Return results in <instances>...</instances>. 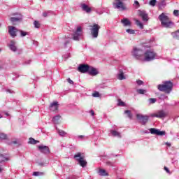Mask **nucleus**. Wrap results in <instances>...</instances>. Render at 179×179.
I'll use <instances>...</instances> for the list:
<instances>
[{"mask_svg": "<svg viewBox=\"0 0 179 179\" xmlns=\"http://www.w3.org/2000/svg\"><path fill=\"white\" fill-rule=\"evenodd\" d=\"M137 93H138V94H145V93H146V90L139 89V90H137Z\"/></svg>", "mask_w": 179, "mask_h": 179, "instance_id": "nucleus-39", "label": "nucleus"}, {"mask_svg": "<svg viewBox=\"0 0 179 179\" xmlns=\"http://www.w3.org/2000/svg\"><path fill=\"white\" fill-rule=\"evenodd\" d=\"M159 8H164L166 6V1L164 0H160L159 3Z\"/></svg>", "mask_w": 179, "mask_h": 179, "instance_id": "nucleus-32", "label": "nucleus"}, {"mask_svg": "<svg viewBox=\"0 0 179 179\" xmlns=\"http://www.w3.org/2000/svg\"><path fill=\"white\" fill-rule=\"evenodd\" d=\"M117 105L120 106L121 107H124L125 106V102L122 101L121 99H119Z\"/></svg>", "mask_w": 179, "mask_h": 179, "instance_id": "nucleus-40", "label": "nucleus"}, {"mask_svg": "<svg viewBox=\"0 0 179 179\" xmlns=\"http://www.w3.org/2000/svg\"><path fill=\"white\" fill-rule=\"evenodd\" d=\"M121 23L123 24V26L124 27H127V26H131V23L128 18H124L123 20H121Z\"/></svg>", "mask_w": 179, "mask_h": 179, "instance_id": "nucleus-22", "label": "nucleus"}, {"mask_svg": "<svg viewBox=\"0 0 179 179\" xmlns=\"http://www.w3.org/2000/svg\"><path fill=\"white\" fill-rule=\"evenodd\" d=\"M58 134L60 136H65L66 135V132L64 131V130H59Z\"/></svg>", "mask_w": 179, "mask_h": 179, "instance_id": "nucleus-41", "label": "nucleus"}, {"mask_svg": "<svg viewBox=\"0 0 179 179\" xmlns=\"http://www.w3.org/2000/svg\"><path fill=\"white\" fill-rule=\"evenodd\" d=\"M93 97H100V93L96 92L94 94H92Z\"/></svg>", "mask_w": 179, "mask_h": 179, "instance_id": "nucleus-43", "label": "nucleus"}, {"mask_svg": "<svg viewBox=\"0 0 179 179\" xmlns=\"http://www.w3.org/2000/svg\"><path fill=\"white\" fill-rule=\"evenodd\" d=\"M0 173H2V168L0 167Z\"/></svg>", "mask_w": 179, "mask_h": 179, "instance_id": "nucleus-60", "label": "nucleus"}, {"mask_svg": "<svg viewBox=\"0 0 179 179\" xmlns=\"http://www.w3.org/2000/svg\"><path fill=\"white\" fill-rule=\"evenodd\" d=\"M88 73L92 76H96V75H99V71H97V69H96V68L90 66Z\"/></svg>", "mask_w": 179, "mask_h": 179, "instance_id": "nucleus-19", "label": "nucleus"}, {"mask_svg": "<svg viewBox=\"0 0 179 179\" xmlns=\"http://www.w3.org/2000/svg\"><path fill=\"white\" fill-rule=\"evenodd\" d=\"M8 47L13 52H16L17 51V46H16V41H10Z\"/></svg>", "mask_w": 179, "mask_h": 179, "instance_id": "nucleus-18", "label": "nucleus"}, {"mask_svg": "<svg viewBox=\"0 0 179 179\" xmlns=\"http://www.w3.org/2000/svg\"><path fill=\"white\" fill-rule=\"evenodd\" d=\"M145 57L143 59L146 62H149L150 61H153L155 58H156V53L152 50H148L144 52Z\"/></svg>", "mask_w": 179, "mask_h": 179, "instance_id": "nucleus-5", "label": "nucleus"}, {"mask_svg": "<svg viewBox=\"0 0 179 179\" xmlns=\"http://www.w3.org/2000/svg\"><path fill=\"white\" fill-rule=\"evenodd\" d=\"M117 79H119V80H124L127 79V78L124 75V70L122 69H119L117 73Z\"/></svg>", "mask_w": 179, "mask_h": 179, "instance_id": "nucleus-20", "label": "nucleus"}, {"mask_svg": "<svg viewBox=\"0 0 179 179\" xmlns=\"http://www.w3.org/2000/svg\"><path fill=\"white\" fill-rule=\"evenodd\" d=\"M90 27L91 36L93 37V38H97V37H99V31L101 29L100 25L93 24V25H91Z\"/></svg>", "mask_w": 179, "mask_h": 179, "instance_id": "nucleus-6", "label": "nucleus"}, {"mask_svg": "<svg viewBox=\"0 0 179 179\" xmlns=\"http://www.w3.org/2000/svg\"><path fill=\"white\" fill-rule=\"evenodd\" d=\"M18 31H20L21 37H26V36H27V34H29V33H27L23 30H18Z\"/></svg>", "mask_w": 179, "mask_h": 179, "instance_id": "nucleus-34", "label": "nucleus"}, {"mask_svg": "<svg viewBox=\"0 0 179 179\" xmlns=\"http://www.w3.org/2000/svg\"><path fill=\"white\" fill-rule=\"evenodd\" d=\"M43 163H39V166H43Z\"/></svg>", "mask_w": 179, "mask_h": 179, "instance_id": "nucleus-61", "label": "nucleus"}, {"mask_svg": "<svg viewBox=\"0 0 179 179\" xmlns=\"http://www.w3.org/2000/svg\"><path fill=\"white\" fill-rule=\"evenodd\" d=\"M149 104H155L156 101H157V99L156 98H150L148 99Z\"/></svg>", "mask_w": 179, "mask_h": 179, "instance_id": "nucleus-35", "label": "nucleus"}, {"mask_svg": "<svg viewBox=\"0 0 179 179\" xmlns=\"http://www.w3.org/2000/svg\"><path fill=\"white\" fill-rule=\"evenodd\" d=\"M151 117H156L157 118H166V117H167V112L163 110H158L157 113L152 114Z\"/></svg>", "mask_w": 179, "mask_h": 179, "instance_id": "nucleus-11", "label": "nucleus"}, {"mask_svg": "<svg viewBox=\"0 0 179 179\" xmlns=\"http://www.w3.org/2000/svg\"><path fill=\"white\" fill-rule=\"evenodd\" d=\"M138 15L142 17L143 22H148L149 20V17L145 10H138Z\"/></svg>", "mask_w": 179, "mask_h": 179, "instance_id": "nucleus-15", "label": "nucleus"}, {"mask_svg": "<svg viewBox=\"0 0 179 179\" xmlns=\"http://www.w3.org/2000/svg\"><path fill=\"white\" fill-rule=\"evenodd\" d=\"M131 55L135 59L141 60L143 59V55H145V51L141 48L134 47L131 50Z\"/></svg>", "mask_w": 179, "mask_h": 179, "instance_id": "nucleus-3", "label": "nucleus"}, {"mask_svg": "<svg viewBox=\"0 0 179 179\" xmlns=\"http://www.w3.org/2000/svg\"><path fill=\"white\" fill-rule=\"evenodd\" d=\"M136 118L140 121L141 124L142 125H145V124H148V121H149V116L148 115H143L141 114L136 115Z\"/></svg>", "mask_w": 179, "mask_h": 179, "instance_id": "nucleus-9", "label": "nucleus"}, {"mask_svg": "<svg viewBox=\"0 0 179 179\" xmlns=\"http://www.w3.org/2000/svg\"><path fill=\"white\" fill-rule=\"evenodd\" d=\"M38 149L41 153H43V155H50L51 153V151L50 150V148L46 145H38Z\"/></svg>", "mask_w": 179, "mask_h": 179, "instance_id": "nucleus-12", "label": "nucleus"}, {"mask_svg": "<svg viewBox=\"0 0 179 179\" xmlns=\"http://www.w3.org/2000/svg\"><path fill=\"white\" fill-rule=\"evenodd\" d=\"M10 145H16V144H17V141H12L10 143Z\"/></svg>", "mask_w": 179, "mask_h": 179, "instance_id": "nucleus-54", "label": "nucleus"}, {"mask_svg": "<svg viewBox=\"0 0 179 179\" xmlns=\"http://www.w3.org/2000/svg\"><path fill=\"white\" fill-rule=\"evenodd\" d=\"M160 97L161 99H167V96H166L165 94H161Z\"/></svg>", "mask_w": 179, "mask_h": 179, "instance_id": "nucleus-51", "label": "nucleus"}, {"mask_svg": "<svg viewBox=\"0 0 179 179\" xmlns=\"http://www.w3.org/2000/svg\"><path fill=\"white\" fill-rule=\"evenodd\" d=\"M113 5L115 9H119L120 10H127V7L124 5L122 0H114Z\"/></svg>", "mask_w": 179, "mask_h": 179, "instance_id": "nucleus-8", "label": "nucleus"}, {"mask_svg": "<svg viewBox=\"0 0 179 179\" xmlns=\"http://www.w3.org/2000/svg\"><path fill=\"white\" fill-rule=\"evenodd\" d=\"M127 33H128L129 34H135V30L132 29H127L126 30Z\"/></svg>", "mask_w": 179, "mask_h": 179, "instance_id": "nucleus-38", "label": "nucleus"}, {"mask_svg": "<svg viewBox=\"0 0 179 179\" xmlns=\"http://www.w3.org/2000/svg\"><path fill=\"white\" fill-rule=\"evenodd\" d=\"M19 31V29L17 28L13 27V26H9L8 27V34L13 38H15L17 36L16 33Z\"/></svg>", "mask_w": 179, "mask_h": 179, "instance_id": "nucleus-14", "label": "nucleus"}, {"mask_svg": "<svg viewBox=\"0 0 179 179\" xmlns=\"http://www.w3.org/2000/svg\"><path fill=\"white\" fill-rule=\"evenodd\" d=\"M0 69H2V66L0 65Z\"/></svg>", "mask_w": 179, "mask_h": 179, "instance_id": "nucleus-62", "label": "nucleus"}, {"mask_svg": "<svg viewBox=\"0 0 179 179\" xmlns=\"http://www.w3.org/2000/svg\"><path fill=\"white\" fill-rule=\"evenodd\" d=\"M124 114H126L128 117V118H130V120L132 119V113H131V110H125Z\"/></svg>", "mask_w": 179, "mask_h": 179, "instance_id": "nucleus-33", "label": "nucleus"}, {"mask_svg": "<svg viewBox=\"0 0 179 179\" xmlns=\"http://www.w3.org/2000/svg\"><path fill=\"white\" fill-rule=\"evenodd\" d=\"M6 92H8V93H12V92L10 91V90H7Z\"/></svg>", "mask_w": 179, "mask_h": 179, "instance_id": "nucleus-58", "label": "nucleus"}, {"mask_svg": "<svg viewBox=\"0 0 179 179\" xmlns=\"http://www.w3.org/2000/svg\"><path fill=\"white\" fill-rule=\"evenodd\" d=\"M98 173H99V176H108V173H107V171L105 169H99Z\"/></svg>", "mask_w": 179, "mask_h": 179, "instance_id": "nucleus-25", "label": "nucleus"}, {"mask_svg": "<svg viewBox=\"0 0 179 179\" xmlns=\"http://www.w3.org/2000/svg\"><path fill=\"white\" fill-rule=\"evenodd\" d=\"M44 174V173L43 172H34L33 173V176H34L35 177H38L40 176H43Z\"/></svg>", "mask_w": 179, "mask_h": 179, "instance_id": "nucleus-37", "label": "nucleus"}, {"mask_svg": "<svg viewBox=\"0 0 179 179\" xmlns=\"http://www.w3.org/2000/svg\"><path fill=\"white\" fill-rule=\"evenodd\" d=\"M38 141L37 140H35L34 138H29V143H31V145H36V143H38Z\"/></svg>", "mask_w": 179, "mask_h": 179, "instance_id": "nucleus-29", "label": "nucleus"}, {"mask_svg": "<svg viewBox=\"0 0 179 179\" xmlns=\"http://www.w3.org/2000/svg\"><path fill=\"white\" fill-rule=\"evenodd\" d=\"M106 164H107L108 166H113V162H106Z\"/></svg>", "mask_w": 179, "mask_h": 179, "instance_id": "nucleus-53", "label": "nucleus"}, {"mask_svg": "<svg viewBox=\"0 0 179 179\" xmlns=\"http://www.w3.org/2000/svg\"><path fill=\"white\" fill-rule=\"evenodd\" d=\"M78 139H83L85 138V136L80 135V136H78Z\"/></svg>", "mask_w": 179, "mask_h": 179, "instance_id": "nucleus-52", "label": "nucleus"}, {"mask_svg": "<svg viewBox=\"0 0 179 179\" xmlns=\"http://www.w3.org/2000/svg\"><path fill=\"white\" fill-rule=\"evenodd\" d=\"M144 134H149L148 131H144Z\"/></svg>", "mask_w": 179, "mask_h": 179, "instance_id": "nucleus-59", "label": "nucleus"}, {"mask_svg": "<svg viewBox=\"0 0 179 179\" xmlns=\"http://www.w3.org/2000/svg\"><path fill=\"white\" fill-rule=\"evenodd\" d=\"M90 114H91V115L93 117V115H94V111L93 110H91L90 111Z\"/></svg>", "mask_w": 179, "mask_h": 179, "instance_id": "nucleus-55", "label": "nucleus"}, {"mask_svg": "<svg viewBox=\"0 0 179 179\" xmlns=\"http://www.w3.org/2000/svg\"><path fill=\"white\" fill-rule=\"evenodd\" d=\"M159 19L161 22L162 27H165L166 29H171V27L174 26V22H173V21L170 20V17L164 14V13L159 15Z\"/></svg>", "mask_w": 179, "mask_h": 179, "instance_id": "nucleus-1", "label": "nucleus"}, {"mask_svg": "<svg viewBox=\"0 0 179 179\" xmlns=\"http://www.w3.org/2000/svg\"><path fill=\"white\" fill-rule=\"evenodd\" d=\"M80 8H81L83 12H86V13H90L92 12V8L85 3H82L80 5Z\"/></svg>", "mask_w": 179, "mask_h": 179, "instance_id": "nucleus-16", "label": "nucleus"}, {"mask_svg": "<svg viewBox=\"0 0 179 179\" xmlns=\"http://www.w3.org/2000/svg\"><path fill=\"white\" fill-rule=\"evenodd\" d=\"M60 119H61V115H57L52 119V122H54V124H58Z\"/></svg>", "mask_w": 179, "mask_h": 179, "instance_id": "nucleus-23", "label": "nucleus"}, {"mask_svg": "<svg viewBox=\"0 0 179 179\" xmlns=\"http://www.w3.org/2000/svg\"><path fill=\"white\" fill-rule=\"evenodd\" d=\"M134 5H136L137 8H139V2L138 1H134Z\"/></svg>", "mask_w": 179, "mask_h": 179, "instance_id": "nucleus-50", "label": "nucleus"}, {"mask_svg": "<svg viewBox=\"0 0 179 179\" xmlns=\"http://www.w3.org/2000/svg\"><path fill=\"white\" fill-rule=\"evenodd\" d=\"M10 20L13 24H16V23L22 22V15L19 14L16 17H12Z\"/></svg>", "mask_w": 179, "mask_h": 179, "instance_id": "nucleus-17", "label": "nucleus"}, {"mask_svg": "<svg viewBox=\"0 0 179 179\" xmlns=\"http://www.w3.org/2000/svg\"><path fill=\"white\" fill-rule=\"evenodd\" d=\"M34 26L35 27V29H40L41 24H40V22L37 20H35L34 22Z\"/></svg>", "mask_w": 179, "mask_h": 179, "instance_id": "nucleus-30", "label": "nucleus"}, {"mask_svg": "<svg viewBox=\"0 0 179 179\" xmlns=\"http://www.w3.org/2000/svg\"><path fill=\"white\" fill-rule=\"evenodd\" d=\"M136 83L138 86H142V85H143V81L141 80H138L136 81Z\"/></svg>", "mask_w": 179, "mask_h": 179, "instance_id": "nucleus-44", "label": "nucleus"}, {"mask_svg": "<svg viewBox=\"0 0 179 179\" xmlns=\"http://www.w3.org/2000/svg\"><path fill=\"white\" fill-rule=\"evenodd\" d=\"M69 43H71V41L69 40L66 41V42L64 44L65 48H66V45H68V44H69Z\"/></svg>", "mask_w": 179, "mask_h": 179, "instance_id": "nucleus-48", "label": "nucleus"}, {"mask_svg": "<svg viewBox=\"0 0 179 179\" xmlns=\"http://www.w3.org/2000/svg\"><path fill=\"white\" fill-rule=\"evenodd\" d=\"M166 145H167V146H171V143H166Z\"/></svg>", "mask_w": 179, "mask_h": 179, "instance_id": "nucleus-56", "label": "nucleus"}, {"mask_svg": "<svg viewBox=\"0 0 179 179\" xmlns=\"http://www.w3.org/2000/svg\"><path fill=\"white\" fill-rule=\"evenodd\" d=\"M31 64V60H27L24 63V65H30Z\"/></svg>", "mask_w": 179, "mask_h": 179, "instance_id": "nucleus-47", "label": "nucleus"}, {"mask_svg": "<svg viewBox=\"0 0 179 179\" xmlns=\"http://www.w3.org/2000/svg\"><path fill=\"white\" fill-rule=\"evenodd\" d=\"M164 170L168 174H171V172L170 171V169L167 168V166H164Z\"/></svg>", "mask_w": 179, "mask_h": 179, "instance_id": "nucleus-46", "label": "nucleus"}, {"mask_svg": "<svg viewBox=\"0 0 179 179\" xmlns=\"http://www.w3.org/2000/svg\"><path fill=\"white\" fill-rule=\"evenodd\" d=\"M149 131L152 135H157V136H163L166 135V131H160L156 128H151L149 129Z\"/></svg>", "mask_w": 179, "mask_h": 179, "instance_id": "nucleus-10", "label": "nucleus"}, {"mask_svg": "<svg viewBox=\"0 0 179 179\" xmlns=\"http://www.w3.org/2000/svg\"><path fill=\"white\" fill-rule=\"evenodd\" d=\"M63 58H64V59H65V61H66V58H68V57H66V55H64V56H63Z\"/></svg>", "mask_w": 179, "mask_h": 179, "instance_id": "nucleus-57", "label": "nucleus"}, {"mask_svg": "<svg viewBox=\"0 0 179 179\" xmlns=\"http://www.w3.org/2000/svg\"><path fill=\"white\" fill-rule=\"evenodd\" d=\"M136 26H138L140 29H143V24L139 21V20H136Z\"/></svg>", "mask_w": 179, "mask_h": 179, "instance_id": "nucleus-31", "label": "nucleus"}, {"mask_svg": "<svg viewBox=\"0 0 179 179\" xmlns=\"http://www.w3.org/2000/svg\"><path fill=\"white\" fill-rule=\"evenodd\" d=\"M173 15H174V16H178L179 15V10H173Z\"/></svg>", "mask_w": 179, "mask_h": 179, "instance_id": "nucleus-45", "label": "nucleus"}, {"mask_svg": "<svg viewBox=\"0 0 179 179\" xmlns=\"http://www.w3.org/2000/svg\"><path fill=\"white\" fill-rule=\"evenodd\" d=\"M1 51H2V49L0 48V52H1Z\"/></svg>", "mask_w": 179, "mask_h": 179, "instance_id": "nucleus-63", "label": "nucleus"}, {"mask_svg": "<svg viewBox=\"0 0 179 179\" xmlns=\"http://www.w3.org/2000/svg\"><path fill=\"white\" fill-rule=\"evenodd\" d=\"M120 179H122V178H120Z\"/></svg>", "mask_w": 179, "mask_h": 179, "instance_id": "nucleus-64", "label": "nucleus"}, {"mask_svg": "<svg viewBox=\"0 0 179 179\" xmlns=\"http://www.w3.org/2000/svg\"><path fill=\"white\" fill-rule=\"evenodd\" d=\"M157 2V0H150L149 2V5H150V6H156Z\"/></svg>", "mask_w": 179, "mask_h": 179, "instance_id": "nucleus-36", "label": "nucleus"}, {"mask_svg": "<svg viewBox=\"0 0 179 179\" xmlns=\"http://www.w3.org/2000/svg\"><path fill=\"white\" fill-rule=\"evenodd\" d=\"M67 82H69V83H70V85H73V81L72 80H71V78H68L67 79Z\"/></svg>", "mask_w": 179, "mask_h": 179, "instance_id": "nucleus-49", "label": "nucleus"}, {"mask_svg": "<svg viewBox=\"0 0 179 179\" xmlns=\"http://www.w3.org/2000/svg\"><path fill=\"white\" fill-rule=\"evenodd\" d=\"M58 110V102L55 101L50 103V111H57Z\"/></svg>", "mask_w": 179, "mask_h": 179, "instance_id": "nucleus-21", "label": "nucleus"}, {"mask_svg": "<svg viewBox=\"0 0 179 179\" xmlns=\"http://www.w3.org/2000/svg\"><path fill=\"white\" fill-rule=\"evenodd\" d=\"M171 36L173 37V38H176V40H179V29L175 32H173L171 34Z\"/></svg>", "mask_w": 179, "mask_h": 179, "instance_id": "nucleus-28", "label": "nucleus"}, {"mask_svg": "<svg viewBox=\"0 0 179 179\" xmlns=\"http://www.w3.org/2000/svg\"><path fill=\"white\" fill-rule=\"evenodd\" d=\"M74 159L77 160L81 167H86L87 165V162L85 160V158L82 157V154L80 152H78L77 154L74 155Z\"/></svg>", "mask_w": 179, "mask_h": 179, "instance_id": "nucleus-7", "label": "nucleus"}, {"mask_svg": "<svg viewBox=\"0 0 179 179\" xmlns=\"http://www.w3.org/2000/svg\"><path fill=\"white\" fill-rule=\"evenodd\" d=\"M8 160H9L8 157H6L3 154H0V163H3V162H8Z\"/></svg>", "mask_w": 179, "mask_h": 179, "instance_id": "nucleus-26", "label": "nucleus"}, {"mask_svg": "<svg viewBox=\"0 0 179 179\" xmlns=\"http://www.w3.org/2000/svg\"><path fill=\"white\" fill-rule=\"evenodd\" d=\"M51 15H52V11L47 10L43 13L42 16L43 17H48V16H51Z\"/></svg>", "mask_w": 179, "mask_h": 179, "instance_id": "nucleus-27", "label": "nucleus"}, {"mask_svg": "<svg viewBox=\"0 0 179 179\" xmlns=\"http://www.w3.org/2000/svg\"><path fill=\"white\" fill-rule=\"evenodd\" d=\"M90 66L88 64H80L78 71L81 73H86L89 71Z\"/></svg>", "mask_w": 179, "mask_h": 179, "instance_id": "nucleus-13", "label": "nucleus"}, {"mask_svg": "<svg viewBox=\"0 0 179 179\" xmlns=\"http://www.w3.org/2000/svg\"><path fill=\"white\" fill-rule=\"evenodd\" d=\"M158 90L159 92H164L169 94L173 90V83L171 81H165L163 85H158Z\"/></svg>", "mask_w": 179, "mask_h": 179, "instance_id": "nucleus-2", "label": "nucleus"}, {"mask_svg": "<svg viewBox=\"0 0 179 179\" xmlns=\"http://www.w3.org/2000/svg\"><path fill=\"white\" fill-rule=\"evenodd\" d=\"M6 138H8V136L6 134H0V139H6Z\"/></svg>", "mask_w": 179, "mask_h": 179, "instance_id": "nucleus-42", "label": "nucleus"}, {"mask_svg": "<svg viewBox=\"0 0 179 179\" xmlns=\"http://www.w3.org/2000/svg\"><path fill=\"white\" fill-rule=\"evenodd\" d=\"M110 134L112 136H117L118 138H121V134L115 130H111Z\"/></svg>", "mask_w": 179, "mask_h": 179, "instance_id": "nucleus-24", "label": "nucleus"}, {"mask_svg": "<svg viewBox=\"0 0 179 179\" xmlns=\"http://www.w3.org/2000/svg\"><path fill=\"white\" fill-rule=\"evenodd\" d=\"M82 38H83V29L82 27L78 26L72 34V39L74 40V41H79L82 40Z\"/></svg>", "mask_w": 179, "mask_h": 179, "instance_id": "nucleus-4", "label": "nucleus"}]
</instances>
